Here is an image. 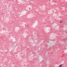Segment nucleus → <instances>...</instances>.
<instances>
[{
	"label": "nucleus",
	"instance_id": "1",
	"mask_svg": "<svg viewBox=\"0 0 67 67\" xmlns=\"http://www.w3.org/2000/svg\"><path fill=\"white\" fill-rule=\"evenodd\" d=\"M16 47L15 46H14V45L13 46H12V48H15Z\"/></svg>",
	"mask_w": 67,
	"mask_h": 67
},
{
	"label": "nucleus",
	"instance_id": "2",
	"mask_svg": "<svg viewBox=\"0 0 67 67\" xmlns=\"http://www.w3.org/2000/svg\"><path fill=\"white\" fill-rule=\"evenodd\" d=\"M62 66V64H61L59 66V67H61V66Z\"/></svg>",
	"mask_w": 67,
	"mask_h": 67
},
{
	"label": "nucleus",
	"instance_id": "3",
	"mask_svg": "<svg viewBox=\"0 0 67 67\" xmlns=\"http://www.w3.org/2000/svg\"><path fill=\"white\" fill-rule=\"evenodd\" d=\"M63 22V21H61L60 22V23H62Z\"/></svg>",
	"mask_w": 67,
	"mask_h": 67
},
{
	"label": "nucleus",
	"instance_id": "4",
	"mask_svg": "<svg viewBox=\"0 0 67 67\" xmlns=\"http://www.w3.org/2000/svg\"><path fill=\"white\" fill-rule=\"evenodd\" d=\"M2 14H3V13H2Z\"/></svg>",
	"mask_w": 67,
	"mask_h": 67
},
{
	"label": "nucleus",
	"instance_id": "5",
	"mask_svg": "<svg viewBox=\"0 0 67 67\" xmlns=\"http://www.w3.org/2000/svg\"><path fill=\"white\" fill-rule=\"evenodd\" d=\"M42 62H43V61Z\"/></svg>",
	"mask_w": 67,
	"mask_h": 67
},
{
	"label": "nucleus",
	"instance_id": "6",
	"mask_svg": "<svg viewBox=\"0 0 67 67\" xmlns=\"http://www.w3.org/2000/svg\"><path fill=\"white\" fill-rule=\"evenodd\" d=\"M31 1L32 0H30Z\"/></svg>",
	"mask_w": 67,
	"mask_h": 67
}]
</instances>
